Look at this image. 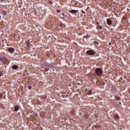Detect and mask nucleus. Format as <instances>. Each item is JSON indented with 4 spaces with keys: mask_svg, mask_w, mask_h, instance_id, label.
<instances>
[{
    "mask_svg": "<svg viewBox=\"0 0 130 130\" xmlns=\"http://www.w3.org/2000/svg\"><path fill=\"white\" fill-rule=\"evenodd\" d=\"M56 12H57V13H60L61 11L59 10H57Z\"/></svg>",
    "mask_w": 130,
    "mask_h": 130,
    "instance_id": "obj_20",
    "label": "nucleus"
},
{
    "mask_svg": "<svg viewBox=\"0 0 130 130\" xmlns=\"http://www.w3.org/2000/svg\"><path fill=\"white\" fill-rule=\"evenodd\" d=\"M42 97L43 98H44V99H46V98H47V95H43L42 96Z\"/></svg>",
    "mask_w": 130,
    "mask_h": 130,
    "instance_id": "obj_15",
    "label": "nucleus"
},
{
    "mask_svg": "<svg viewBox=\"0 0 130 130\" xmlns=\"http://www.w3.org/2000/svg\"><path fill=\"white\" fill-rule=\"evenodd\" d=\"M49 70L48 68H46V72H48Z\"/></svg>",
    "mask_w": 130,
    "mask_h": 130,
    "instance_id": "obj_21",
    "label": "nucleus"
},
{
    "mask_svg": "<svg viewBox=\"0 0 130 130\" xmlns=\"http://www.w3.org/2000/svg\"><path fill=\"white\" fill-rule=\"evenodd\" d=\"M8 51H9V52H10V53H13V52H14V51H15V49L13 48H9Z\"/></svg>",
    "mask_w": 130,
    "mask_h": 130,
    "instance_id": "obj_4",
    "label": "nucleus"
},
{
    "mask_svg": "<svg viewBox=\"0 0 130 130\" xmlns=\"http://www.w3.org/2000/svg\"><path fill=\"white\" fill-rule=\"evenodd\" d=\"M81 12H82V14H85V11H84L82 10Z\"/></svg>",
    "mask_w": 130,
    "mask_h": 130,
    "instance_id": "obj_22",
    "label": "nucleus"
},
{
    "mask_svg": "<svg viewBox=\"0 0 130 130\" xmlns=\"http://www.w3.org/2000/svg\"><path fill=\"white\" fill-rule=\"evenodd\" d=\"M97 24H99V22L98 21L96 22Z\"/></svg>",
    "mask_w": 130,
    "mask_h": 130,
    "instance_id": "obj_28",
    "label": "nucleus"
},
{
    "mask_svg": "<svg viewBox=\"0 0 130 130\" xmlns=\"http://www.w3.org/2000/svg\"><path fill=\"white\" fill-rule=\"evenodd\" d=\"M70 13L72 14H76L77 12H79V10H72L70 11Z\"/></svg>",
    "mask_w": 130,
    "mask_h": 130,
    "instance_id": "obj_6",
    "label": "nucleus"
},
{
    "mask_svg": "<svg viewBox=\"0 0 130 130\" xmlns=\"http://www.w3.org/2000/svg\"><path fill=\"white\" fill-rule=\"evenodd\" d=\"M109 45H111V43L109 42Z\"/></svg>",
    "mask_w": 130,
    "mask_h": 130,
    "instance_id": "obj_25",
    "label": "nucleus"
},
{
    "mask_svg": "<svg viewBox=\"0 0 130 130\" xmlns=\"http://www.w3.org/2000/svg\"><path fill=\"white\" fill-rule=\"evenodd\" d=\"M107 23L108 25H111L112 23V21H111V20L109 18L107 19Z\"/></svg>",
    "mask_w": 130,
    "mask_h": 130,
    "instance_id": "obj_5",
    "label": "nucleus"
},
{
    "mask_svg": "<svg viewBox=\"0 0 130 130\" xmlns=\"http://www.w3.org/2000/svg\"><path fill=\"white\" fill-rule=\"evenodd\" d=\"M50 4H51V3H50Z\"/></svg>",
    "mask_w": 130,
    "mask_h": 130,
    "instance_id": "obj_36",
    "label": "nucleus"
},
{
    "mask_svg": "<svg viewBox=\"0 0 130 130\" xmlns=\"http://www.w3.org/2000/svg\"><path fill=\"white\" fill-rule=\"evenodd\" d=\"M114 118H115V119H118V118H119V116L118 115H115V116H114Z\"/></svg>",
    "mask_w": 130,
    "mask_h": 130,
    "instance_id": "obj_13",
    "label": "nucleus"
},
{
    "mask_svg": "<svg viewBox=\"0 0 130 130\" xmlns=\"http://www.w3.org/2000/svg\"><path fill=\"white\" fill-rule=\"evenodd\" d=\"M86 92H87V91H89V90H88V88L86 89Z\"/></svg>",
    "mask_w": 130,
    "mask_h": 130,
    "instance_id": "obj_26",
    "label": "nucleus"
},
{
    "mask_svg": "<svg viewBox=\"0 0 130 130\" xmlns=\"http://www.w3.org/2000/svg\"><path fill=\"white\" fill-rule=\"evenodd\" d=\"M86 94L87 95H91V94H92V92L90 90H89L88 91H86Z\"/></svg>",
    "mask_w": 130,
    "mask_h": 130,
    "instance_id": "obj_8",
    "label": "nucleus"
},
{
    "mask_svg": "<svg viewBox=\"0 0 130 130\" xmlns=\"http://www.w3.org/2000/svg\"><path fill=\"white\" fill-rule=\"evenodd\" d=\"M48 38H50V36H48Z\"/></svg>",
    "mask_w": 130,
    "mask_h": 130,
    "instance_id": "obj_29",
    "label": "nucleus"
},
{
    "mask_svg": "<svg viewBox=\"0 0 130 130\" xmlns=\"http://www.w3.org/2000/svg\"><path fill=\"white\" fill-rule=\"evenodd\" d=\"M111 30H113V28H111Z\"/></svg>",
    "mask_w": 130,
    "mask_h": 130,
    "instance_id": "obj_32",
    "label": "nucleus"
},
{
    "mask_svg": "<svg viewBox=\"0 0 130 130\" xmlns=\"http://www.w3.org/2000/svg\"><path fill=\"white\" fill-rule=\"evenodd\" d=\"M117 100H119V98H117Z\"/></svg>",
    "mask_w": 130,
    "mask_h": 130,
    "instance_id": "obj_27",
    "label": "nucleus"
},
{
    "mask_svg": "<svg viewBox=\"0 0 130 130\" xmlns=\"http://www.w3.org/2000/svg\"><path fill=\"white\" fill-rule=\"evenodd\" d=\"M103 72V71H102V69H101V68H98L95 70V73L96 76H98L99 77H101V76H102Z\"/></svg>",
    "mask_w": 130,
    "mask_h": 130,
    "instance_id": "obj_1",
    "label": "nucleus"
},
{
    "mask_svg": "<svg viewBox=\"0 0 130 130\" xmlns=\"http://www.w3.org/2000/svg\"><path fill=\"white\" fill-rule=\"evenodd\" d=\"M31 46V44H30V43H28L27 44V47H30Z\"/></svg>",
    "mask_w": 130,
    "mask_h": 130,
    "instance_id": "obj_18",
    "label": "nucleus"
},
{
    "mask_svg": "<svg viewBox=\"0 0 130 130\" xmlns=\"http://www.w3.org/2000/svg\"><path fill=\"white\" fill-rule=\"evenodd\" d=\"M64 94H65V97L67 98H69V97H70V94H69V93H64Z\"/></svg>",
    "mask_w": 130,
    "mask_h": 130,
    "instance_id": "obj_10",
    "label": "nucleus"
},
{
    "mask_svg": "<svg viewBox=\"0 0 130 130\" xmlns=\"http://www.w3.org/2000/svg\"><path fill=\"white\" fill-rule=\"evenodd\" d=\"M87 54H89V55H94L95 53L92 50H88L87 51Z\"/></svg>",
    "mask_w": 130,
    "mask_h": 130,
    "instance_id": "obj_2",
    "label": "nucleus"
},
{
    "mask_svg": "<svg viewBox=\"0 0 130 130\" xmlns=\"http://www.w3.org/2000/svg\"><path fill=\"white\" fill-rule=\"evenodd\" d=\"M12 69H13V70H18L19 67L17 65H14L12 66Z\"/></svg>",
    "mask_w": 130,
    "mask_h": 130,
    "instance_id": "obj_7",
    "label": "nucleus"
},
{
    "mask_svg": "<svg viewBox=\"0 0 130 130\" xmlns=\"http://www.w3.org/2000/svg\"><path fill=\"white\" fill-rule=\"evenodd\" d=\"M28 89H29V90H31V89H32V86H29L28 87Z\"/></svg>",
    "mask_w": 130,
    "mask_h": 130,
    "instance_id": "obj_17",
    "label": "nucleus"
},
{
    "mask_svg": "<svg viewBox=\"0 0 130 130\" xmlns=\"http://www.w3.org/2000/svg\"><path fill=\"white\" fill-rule=\"evenodd\" d=\"M2 76H3V73L0 71V77H2Z\"/></svg>",
    "mask_w": 130,
    "mask_h": 130,
    "instance_id": "obj_19",
    "label": "nucleus"
},
{
    "mask_svg": "<svg viewBox=\"0 0 130 130\" xmlns=\"http://www.w3.org/2000/svg\"><path fill=\"white\" fill-rule=\"evenodd\" d=\"M90 35H86V36H84V38H86V39H88V38H90Z\"/></svg>",
    "mask_w": 130,
    "mask_h": 130,
    "instance_id": "obj_12",
    "label": "nucleus"
},
{
    "mask_svg": "<svg viewBox=\"0 0 130 130\" xmlns=\"http://www.w3.org/2000/svg\"><path fill=\"white\" fill-rule=\"evenodd\" d=\"M19 106H16L14 108V110L15 111H18V110H19Z\"/></svg>",
    "mask_w": 130,
    "mask_h": 130,
    "instance_id": "obj_9",
    "label": "nucleus"
},
{
    "mask_svg": "<svg viewBox=\"0 0 130 130\" xmlns=\"http://www.w3.org/2000/svg\"><path fill=\"white\" fill-rule=\"evenodd\" d=\"M2 96V94H0V97H1Z\"/></svg>",
    "mask_w": 130,
    "mask_h": 130,
    "instance_id": "obj_31",
    "label": "nucleus"
},
{
    "mask_svg": "<svg viewBox=\"0 0 130 130\" xmlns=\"http://www.w3.org/2000/svg\"><path fill=\"white\" fill-rule=\"evenodd\" d=\"M1 1H5V0H1Z\"/></svg>",
    "mask_w": 130,
    "mask_h": 130,
    "instance_id": "obj_33",
    "label": "nucleus"
},
{
    "mask_svg": "<svg viewBox=\"0 0 130 130\" xmlns=\"http://www.w3.org/2000/svg\"><path fill=\"white\" fill-rule=\"evenodd\" d=\"M97 29L98 30H102V26H101V25H99L98 27H97Z\"/></svg>",
    "mask_w": 130,
    "mask_h": 130,
    "instance_id": "obj_11",
    "label": "nucleus"
},
{
    "mask_svg": "<svg viewBox=\"0 0 130 130\" xmlns=\"http://www.w3.org/2000/svg\"><path fill=\"white\" fill-rule=\"evenodd\" d=\"M62 16H63V19H64V14H63V13H62Z\"/></svg>",
    "mask_w": 130,
    "mask_h": 130,
    "instance_id": "obj_23",
    "label": "nucleus"
},
{
    "mask_svg": "<svg viewBox=\"0 0 130 130\" xmlns=\"http://www.w3.org/2000/svg\"><path fill=\"white\" fill-rule=\"evenodd\" d=\"M0 18H1V16H0Z\"/></svg>",
    "mask_w": 130,
    "mask_h": 130,
    "instance_id": "obj_37",
    "label": "nucleus"
},
{
    "mask_svg": "<svg viewBox=\"0 0 130 130\" xmlns=\"http://www.w3.org/2000/svg\"><path fill=\"white\" fill-rule=\"evenodd\" d=\"M3 14L4 16H7V12H6V11H3Z\"/></svg>",
    "mask_w": 130,
    "mask_h": 130,
    "instance_id": "obj_16",
    "label": "nucleus"
},
{
    "mask_svg": "<svg viewBox=\"0 0 130 130\" xmlns=\"http://www.w3.org/2000/svg\"><path fill=\"white\" fill-rule=\"evenodd\" d=\"M77 84H78V85H80V83H78Z\"/></svg>",
    "mask_w": 130,
    "mask_h": 130,
    "instance_id": "obj_30",
    "label": "nucleus"
},
{
    "mask_svg": "<svg viewBox=\"0 0 130 130\" xmlns=\"http://www.w3.org/2000/svg\"><path fill=\"white\" fill-rule=\"evenodd\" d=\"M83 118H88V115L86 114L83 115Z\"/></svg>",
    "mask_w": 130,
    "mask_h": 130,
    "instance_id": "obj_14",
    "label": "nucleus"
},
{
    "mask_svg": "<svg viewBox=\"0 0 130 130\" xmlns=\"http://www.w3.org/2000/svg\"><path fill=\"white\" fill-rule=\"evenodd\" d=\"M95 21H97V19H95Z\"/></svg>",
    "mask_w": 130,
    "mask_h": 130,
    "instance_id": "obj_34",
    "label": "nucleus"
},
{
    "mask_svg": "<svg viewBox=\"0 0 130 130\" xmlns=\"http://www.w3.org/2000/svg\"><path fill=\"white\" fill-rule=\"evenodd\" d=\"M0 60H1V61H2L3 63H6L7 62V61H8V60L7 59V58L5 57L1 58Z\"/></svg>",
    "mask_w": 130,
    "mask_h": 130,
    "instance_id": "obj_3",
    "label": "nucleus"
},
{
    "mask_svg": "<svg viewBox=\"0 0 130 130\" xmlns=\"http://www.w3.org/2000/svg\"><path fill=\"white\" fill-rule=\"evenodd\" d=\"M16 55H17V53H16Z\"/></svg>",
    "mask_w": 130,
    "mask_h": 130,
    "instance_id": "obj_35",
    "label": "nucleus"
},
{
    "mask_svg": "<svg viewBox=\"0 0 130 130\" xmlns=\"http://www.w3.org/2000/svg\"><path fill=\"white\" fill-rule=\"evenodd\" d=\"M49 68H52V66H48Z\"/></svg>",
    "mask_w": 130,
    "mask_h": 130,
    "instance_id": "obj_24",
    "label": "nucleus"
}]
</instances>
